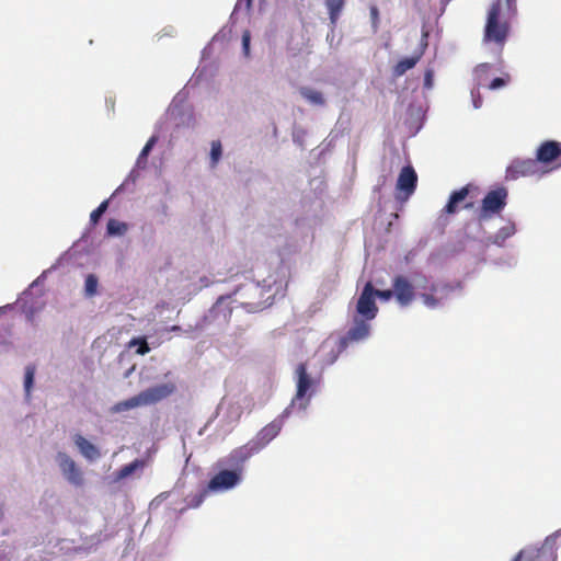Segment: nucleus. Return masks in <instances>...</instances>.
Wrapping results in <instances>:
<instances>
[{
  "mask_svg": "<svg viewBox=\"0 0 561 561\" xmlns=\"http://www.w3.org/2000/svg\"><path fill=\"white\" fill-rule=\"evenodd\" d=\"M344 5V0H328L327 7L330 13V19L334 23L337 19L342 8Z\"/></svg>",
  "mask_w": 561,
  "mask_h": 561,
  "instance_id": "obj_28",
  "label": "nucleus"
},
{
  "mask_svg": "<svg viewBox=\"0 0 561 561\" xmlns=\"http://www.w3.org/2000/svg\"><path fill=\"white\" fill-rule=\"evenodd\" d=\"M259 454L257 448L250 442L245 445L234 448L227 457L219 460V465L231 467L232 470L243 471V463L252 456Z\"/></svg>",
  "mask_w": 561,
  "mask_h": 561,
  "instance_id": "obj_11",
  "label": "nucleus"
},
{
  "mask_svg": "<svg viewBox=\"0 0 561 561\" xmlns=\"http://www.w3.org/2000/svg\"><path fill=\"white\" fill-rule=\"evenodd\" d=\"M471 96H472V102H473L474 108L481 107V105H482V96L480 95L479 90H477V91L472 90L471 91Z\"/></svg>",
  "mask_w": 561,
  "mask_h": 561,
  "instance_id": "obj_42",
  "label": "nucleus"
},
{
  "mask_svg": "<svg viewBox=\"0 0 561 561\" xmlns=\"http://www.w3.org/2000/svg\"><path fill=\"white\" fill-rule=\"evenodd\" d=\"M224 405H225V402H221V403L219 404V408H218V409H219V410H221V409L224 408Z\"/></svg>",
  "mask_w": 561,
  "mask_h": 561,
  "instance_id": "obj_54",
  "label": "nucleus"
},
{
  "mask_svg": "<svg viewBox=\"0 0 561 561\" xmlns=\"http://www.w3.org/2000/svg\"><path fill=\"white\" fill-rule=\"evenodd\" d=\"M287 416H283V413L272 421L270 424L264 426L256 436L251 439V443L254 445L255 448H257V451L260 453L264 447H266L280 432L284 420Z\"/></svg>",
  "mask_w": 561,
  "mask_h": 561,
  "instance_id": "obj_12",
  "label": "nucleus"
},
{
  "mask_svg": "<svg viewBox=\"0 0 561 561\" xmlns=\"http://www.w3.org/2000/svg\"><path fill=\"white\" fill-rule=\"evenodd\" d=\"M515 232V225L510 222L497 230V232L492 237V243L502 247Z\"/></svg>",
  "mask_w": 561,
  "mask_h": 561,
  "instance_id": "obj_24",
  "label": "nucleus"
},
{
  "mask_svg": "<svg viewBox=\"0 0 561 561\" xmlns=\"http://www.w3.org/2000/svg\"><path fill=\"white\" fill-rule=\"evenodd\" d=\"M73 443L79 453L89 461H95L101 457L99 448L80 434L73 436Z\"/></svg>",
  "mask_w": 561,
  "mask_h": 561,
  "instance_id": "obj_17",
  "label": "nucleus"
},
{
  "mask_svg": "<svg viewBox=\"0 0 561 561\" xmlns=\"http://www.w3.org/2000/svg\"><path fill=\"white\" fill-rule=\"evenodd\" d=\"M310 186L314 190L317 198L313 201V208L320 209L322 207V201L318 197V195H321L324 190V182L320 178H314L310 181Z\"/></svg>",
  "mask_w": 561,
  "mask_h": 561,
  "instance_id": "obj_26",
  "label": "nucleus"
},
{
  "mask_svg": "<svg viewBox=\"0 0 561 561\" xmlns=\"http://www.w3.org/2000/svg\"><path fill=\"white\" fill-rule=\"evenodd\" d=\"M56 463L62 477L72 485L83 484V473L77 462L66 453L59 451L56 455Z\"/></svg>",
  "mask_w": 561,
  "mask_h": 561,
  "instance_id": "obj_9",
  "label": "nucleus"
},
{
  "mask_svg": "<svg viewBox=\"0 0 561 561\" xmlns=\"http://www.w3.org/2000/svg\"><path fill=\"white\" fill-rule=\"evenodd\" d=\"M300 95L312 105L322 106L325 100L320 91L312 88L302 87L299 89Z\"/></svg>",
  "mask_w": 561,
  "mask_h": 561,
  "instance_id": "obj_23",
  "label": "nucleus"
},
{
  "mask_svg": "<svg viewBox=\"0 0 561 561\" xmlns=\"http://www.w3.org/2000/svg\"><path fill=\"white\" fill-rule=\"evenodd\" d=\"M250 38H251L250 32L244 31L242 34V47H243V51H244L245 56H248L249 51H250Z\"/></svg>",
  "mask_w": 561,
  "mask_h": 561,
  "instance_id": "obj_41",
  "label": "nucleus"
},
{
  "mask_svg": "<svg viewBox=\"0 0 561 561\" xmlns=\"http://www.w3.org/2000/svg\"><path fill=\"white\" fill-rule=\"evenodd\" d=\"M286 254V250L284 249L280 253H279V256H280V260H282V263H284V255Z\"/></svg>",
  "mask_w": 561,
  "mask_h": 561,
  "instance_id": "obj_48",
  "label": "nucleus"
},
{
  "mask_svg": "<svg viewBox=\"0 0 561 561\" xmlns=\"http://www.w3.org/2000/svg\"><path fill=\"white\" fill-rule=\"evenodd\" d=\"M351 337V330L345 333L343 336L331 335L329 336L320 346L321 354H329V357L325 359V364H333L339 354L347 347V341Z\"/></svg>",
  "mask_w": 561,
  "mask_h": 561,
  "instance_id": "obj_13",
  "label": "nucleus"
},
{
  "mask_svg": "<svg viewBox=\"0 0 561 561\" xmlns=\"http://www.w3.org/2000/svg\"><path fill=\"white\" fill-rule=\"evenodd\" d=\"M136 345L138 346V348L136 350V353L139 355H145V354L149 353V351H150V347L145 337H136L129 342L130 347L136 346Z\"/></svg>",
  "mask_w": 561,
  "mask_h": 561,
  "instance_id": "obj_32",
  "label": "nucleus"
},
{
  "mask_svg": "<svg viewBox=\"0 0 561 561\" xmlns=\"http://www.w3.org/2000/svg\"><path fill=\"white\" fill-rule=\"evenodd\" d=\"M229 417L232 422H237L241 416V408L238 404H230Z\"/></svg>",
  "mask_w": 561,
  "mask_h": 561,
  "instance_id": "obj_39",
  "label": "nucleus"
},
{
  "mask_svg": "<svg viewBox=\"0 0 561 561\" xmlns=\"http://www.w3.org/2000/svg\"><path fill=\"white\" fill-rule=\"evenodd\" d=\"M299 248H300V245L294 244L293 245V252L297 251ZM288 252H291V250H289Z\"/></svg>",
  "mask_w": 561,
  "mask_h": 561,
  "instance_id": "obj_50",
  "label": "nucleus"
},
{
  "mask_svg": "<svg viewBox=\"0 0 561 561\" xmlns=\"http://www.w3.org/2000/svg\"><path fill=\"white\" fill-rule=\"evenodd\" d=\"M199 280H201V286H199V288H202V287H207V286H209L211 283L216 282V279H215V278L209 279V278H208V277H206V276L201 277V279H199Z\"/></svg>",
  "mask_w": 561,
  "mask_h": 561,
  "instance_id": "obj_44",
  "label": "nucleus"
},
{
  "mask_svg": "<svg viewBox=\"0 0 561 561\" xmlns=\"http://www.w3.org/2000/svg\"><path fill=\"white\" fill-rule=\"evenodd\" d=\"M508 81H510V76L508 75H505V77L495 78L489 84V89L490 90H496V89L503 88V87H505L507 84Z\"/></svg>",
  "mask_w": 561,
  "mask_h": 561,
  "instance_id": "obj_36",
  "label": "nucleus"
},
{
  "mask_svg": "<svg viewBox=\"0 0 561 561\" xmlns=\"http://www.w3.org/2000/svg\"><path fill=\"white\" fill-rule=\"evenodd\" d=\"M296 378V394L290 404L283 411V416H289L294 411H306L313 394L314 380L308 375L305 364L297 366Z\"/></svg>",
  "mask_w": 561,
  "mask_h": 561,
  "instance_id": "obj_5",
  "label": "nucleus"
},
{
  "mask_svg": "<svg viewBox=\"0 0 561 561\" xmlns=\"http://www.w3.org/2000/svg\"><path fill=\"white\" fill-rule=\"evenodd\" d=\"M241 481V470L224 469L209 480L207 491L213 493L226 492L239 485Z\"/></svg>",
  "mask_w": 561,
  "mask_h": 561,
  "instance_id": "obj_8",
  "label": "nucleus"
},
{
  "mask_svg": "<svg viewBox=\"0 0 561 561\" xmlns=\"http://www.w3.org/2000/svg\"><path fill=\"white\" fill-rule=\"evenodd\" d=\"M108 199L103 201L91 214H90V221L92 225H95L99 222L101 217L104 215V213L108 208Z\"/></svg>",
  "mask_w": 561,
  "mask_h": 561,
  "instance_id": "obj_31",
  "label": "nucleus"
},
{
  "mask_svg": "<svg viewBox=\"0 0 561 561\" xmlns=\"http://www.w3.org/2000/svg\"><path fill=\"white\" fill-rule=\"evenodd\" d=\"M148 140H150V141L158 140V137L153 135Z\"/></svg>",
  "mask_w": 561,
  "mask_h": 561,
  "instance_id": "obj_52",
  "label": "nucleus"
},
{
  "mask_svg": "<svg viewBox=\"0 0 561 561\" xmlns=\"http://www.w3.org/2000/svg\"><path fill=\"white\" fill-rule=\"evenodd\" d=\"M434 80V70L426 69L424 72V88L432 89Z\"/></svg>",
  "mask_w": 561,
  "mask_h": 561,
  "instance_id": "obj_40",
  "label": "nucleus"
},
{
  "mask_svg": "<svg viewBox=\"0 0 561 561\" xmlns=\"http://www.w3.org/2000/svg\"><path fill=\"white\" fill-rule=\"evenodd\" d=\"M470 207H472V203H468L465 205V208H470Z\"/></svg>",
  "mask_w": 561,
  "mask_h": 561,
  "instance_id": "obj_53",
  "label": "nucleus"
},
{
  "mask_svg": "<svg viewBox=\"0 0 561 561\" xmlns=\"http://www.w3.org/2000/svg\"><path fill=\"white\" fill-rule=\"evenodd\" d=\"M138 170L136 167L129 172V174L127 175V178L125 179V181L115 190V192L112 194L111 197H114L115 195L119 194L122 191L124 190H128L129 185L130 184H135V182L137 181L138 176H139V173H138Z\"/></svg>",
  "mask_w": 561,
  "mask_h": 561,
  "instance_id": "obj_27",
  "label": "nucleus"
},
{
  "mask_svg": "<svg viewBox=\"0 0 561 561\" xmlns=\"http://www.w3.org/2000/svg\"><path fill=\"white\" fill-rule=\"evenodd\" d=\"M469 195V185L461 187L458 191H455L450 194L449 199L442 213L451 215L458 210V204L463 202L466 197Z\"/></svg>",
  "mask_w": 561,
  "mask_h": 561,
  "instance_id": "obj_19",
  "label": "nucleus"
},
{
  "mask_svg": "<svg viewBox=\"0 0 561 561\" xmlns=\"http://www.w3.org/2000/svg\"><path fill=\"white\" fill-rule=\"evenodd\" d=\"M207 493H209V491H207V488H206V489L197 492L196 494L188 496L186 500L187 501L186 507H190V508L198 507L204 502V499L207 495Z\"/></svg>",
  "mask_w": 561,
  "mask_h": 561,
  "instance_id": "obj_30",
  "label": "nucleus"
},
{
  "mask_svg": "<svg viewBox=\"0 0 561 561\" xmlns=\"http://www.w3.org/2000/svg\"><path fill=\"white\" fill-rule=\"evenodd\" d=\"M539 172L538 162L534 159H516L506 169L507 180H517L522 176H531Z\"/></svg>",
  "mask_w": 561,
  "mask_h": 561,
  "instance_id": "obj_14",
  "label": "nucleus"
},
{
  "mask_svg": "<svg viewBox=\"0 0 561 561\" xmlns=\"http://www.w3.org/2000/svg\"><path fill=\"white\" fill-rule=\"evenodd\" d=\"M369 12H370V19H371L373 27L376 31L378 28V25H379V10H378V8L375 4H373L369 8Z\"/></svg>",
  "mask_w": 561,
  "mask_h": 561,
  "instance_id": "obj_38",
  "label": "nucleus"
},
{
  "mask_svg": "<svg viewBox=\"0 0 561 561\" xmlns=\"http://www.w3.org/2000/svg\"><path fill=\"white\" fill-rule=\"evenodd\" d=\"M170 330H171L172 332H180V331H181V328H180V327H178V325H173V327H171V329H170Z\"/></svg>",
  "mask_w": 561,
  "mask_h": 561,
  "instance_id": "obj_47",
  "label": "nucleus"
},
{
  "mask_svg": "<svg viewBox=\"0 0 561 561\" xmlns=\"http://www.w3.org/2000/svg\"><path fill=\"white\" fill-rule=\"evenodd\" d=\"M174 390L175 386L172 382L156 385L142 390L127 400L117 402L113 405L112 411L121 413L139 407L152 405L168 398L174 392Z\"/></svg>",
  "mask_w": 561,
  "mask_h": 561,
  "instance_id": "obj_3",
  "label": "nucleus"
},
{
  "mask_svg": "<svg viewBox=\"0 0 561 561\" xmlns=\"http://www.w3.org/2000/svg\"><path fill=\"white\" fill-rule=\"evenodd\" d=\"M35 373L36 369L33 365H27L24 370V379H23V388H24V396L25 401H31L32 390L34 387L35 381Z\"/></svg>",
  "mask_w": 561,
  "mask_h": 561,
  "instance_id": "obj_21",
  "label": "nucleus"
},
{
  "mask_svg": "<svg viewBox=\"0 0 561 561\" xmlns=\"http://www.w3.org/2000/svg\"><path fill=\"white\" fill-rule=\"evenodd\" d=\"M507 191L504 187L490 191L481 203V210L479 219H489L494 215L500 214L506 206Z\"/></svg>",
  "mask_w": 561,
  "mask_h": 561,
  "instance_id": "obj_6",
  "label": "nucleus"
},
{
  "mask_svg": "<svg viewBox=\"0 0 561 561\" xmlns=\"http://www.w3.org/2000/svg\"><path fill=\"white\" fill-rule=\"evenodd\" d=\"M165 122L176 128L181 126H193L195 118L191 110H182L179 106H172L168 110L165 115Z\"/></svg>",
  "mask_w": 561,
  "mask_h": 561,
  "instance_id": "obj_16",
  "label": "nucleus"
},
{
  "mask_svg": "<svg viewBox=\"0 0 561 561\" xmlns=\"http://www.w3.org/2000/svg\"><path fill=\"white\" fill-rule=\"evenodd\" d=\"M501 13L502 1L492 2L488 11L483 41L503 47L507 41L511 25L507 20L502 18Z\"/></svg>",
  "mask_w": 561,
  "mask_h": 561,
  "instance_id": "obj_4",
  "label": "nucleus"
},
{
  "mask_svg": "<svg viewBox=\"0 0 561 561\" xmlns=\"http://www.w3.org/2000/svg\"><path fill=\"white\" fill-rule=\"evenodd\" d=\"M391 286L394 299L400 307H408L415 299L414 285L405 275H396L391 280Z\"/></svg>",
  "mask_w": 561,
  "mask_h": 561,
  "instance_id": "obj_10",
  "label": "nucleus"
},
{
  "mask_svg": "<svg viewBox=\"0 0 561 561\" xmlns=\"http://www.w3.org/2000/svg\"><path fill=\"white\" fill-rule=\"evenodd\" d=\"M420 128H421V125H420V124H417V126H416L415 130H414L413 133H411L409 136H410V137L414 136V135L416 134V131H417Z\"/></svg>",
  "mask_w": 561,
  "mask_h": 561,
  "instance_id": "obj_49",
  "label": "nucleus"
},
{
  "mask_svg": "<svg viewBox=\"0 0 561 561\" xmlns=\"http://www.w3.org/2000/svg\"><path fill=\"white\" fill-rule=\"evenodd\" d=\"M12 308H13V305H10V304H8V305H5V306L0 307V314H1V313H4L7 310H10V309H12Z\"/></svg>",
  "mask_w": 561,
  "mask_h": 561,
  "instance_id": "obj_46",
  "label": "nucleus"
},
{
  "mask_svg": "<svg viewBox=\"0 0 561 561\" xmlns=\"http://www.w3.org/2000/svg\"><path fill=\"white\" fill-rule=\"evenodd\" d=\"M261 280H249L240 285L232 295L221 296L209 311V318L224 323L229 320L232 312L239 307L247 312H257L273 304L276 296H283L287 286V268L278 266L273 274L263 276L257 271Z\"/></svg>",
  "mask_w": 561,
  "mask_h": 561,
  "instance_id": "obj_1",
  "label": "nucleus"
},
{
  "mask_svg": "<svg viewBox=\"0 0 561 561\" xmlns=\"http://www.w3.org/2000/svg\"><path fill=\"white\" fill-rule=\"evenodd\" d=\"M561 154V142H542L537 150V162L548 163Z\"/></svg>",
  "mask_w": 561,
  "mask_h": 561,
  "instance_id": "obj_18",
  "label": "nucleus"
},
{
  "mask_svg": "<svg viewBox=\"0 0 561 561\" xmlns=\"http://www.w3.org/2000/svg\"><path fill=\"white\" fill-rule=\"evenodd\" d=\"M154 142H146V146L140 151L137 161H136V168L137 169H145L147 165V158L152 151Z\"/></svg>",
  "mask_w": 561,
  "mask_h": 561,
  "instance_id": "obj_29",
  "label": "nucleus"
},
{
  "mask_svg": "<svg viewBox=\"0 0 561 561\" xmlns=\"http://www.w3.org/2000/svg\"><path fill=\"white\" fill-rule=\"evenodd\" d=\"M417 186V174L411 163L403 167L399 173L396 184V199L404 203L415 192Z\"/></svg>",
  "mask_w": 561,
  "mask_h": 561,
  "instance_id": "obj_7",
  "label": "nucleus"
},
{
  "mask_svg": "<svg viewBox=\"0 0 561 561\" xmlns=\"http://www.w3.org/2000/svg\"><path fill=\"white\" fill-rule=\"evenodd\" d=\"M430 290L431 294H422L421 298L425 306H427L428 308H435L439 304V300L433 295L436 291V286L432 285Z\"/></svg>",
  "mask_w": 561,
  "mask_h": 561,
  "instance_id": "obj_33",
  "label": "nucleus"
},
{
  "mask_svg": "<svg viewBox=\"0 0 561 561\" xmlns=\"http://www.w3.org/2000/svg\"><path fill=\"white\" fill-rule=\"evenodd\" d=\"M490 68V65L489 64H480L479 66H477L476 68V75L478 76L479 79H481V76L482 73H485Z\"/></svg>",
  "mask_w": 561,
  "mask_h": 561,
  "instance_id": "obj_43",
  "label": "nucleus"
},
{
  "mask_svg": "<svg viewBox=\"0 0 561 561\" xmlns=\"http://www.w3.org/2000/svg\"><path fill=\"white\" fill-rule=\"evenodd\" d=\"M105 103H106L107 110L114 112V110H115V100L112 99V98H108V99H106Z\"/></svg>",
  "mask_w": 561,
  "mask_h": 561,
  "instance_id": "obj_45",
  "label": "nucleus"
},
{
  "mask_svg": "<svg viewBox=\"0 0 561 561\" xmlns=\"http://www.w3.org/2000/svg\"><path fill=\"white\" fill-rule=\"evenodd\" d=\"M98 288H99V277L90 273L84 278V288H83V295L87 298H92L98 295Z\"/></svg>",
  "mask_w": 561,
  "mask_h": 561,
  "instance_id": "obj_25",
  "label": "nucleus"
},
{
  "mask_svg": "<svg viewBox=\"0 0 561 561\" xmlns=\"http://www.w3.org/2000/svg\"><path fill=\"white\" fill-rule=\"evenodd\" d=\"M305 220L306 219H298L297 220V226H302L305 224Z\"/></svg>",
  "mask_w": 561,
  "mask_h": 561,
  "instance_id": "obj_51",
  "label": "nucleus"
},
{
  "mask_svg": "<svg viewBox=\"0 0 561 561\" xmlns=\"http://www.w3.org/2000/svg\"><path fill=\"white\" fill-rule=\"evenodd\" d=\"M146 467V461L144 459H135L134 461L123 466L115 474V480H124L136 472H141Z\"/></svg>",
  "mask_w": 561,
  "mask_h": 561,
  "instance_id": "obj_20",
  "label": "nucleus"
},
{
  "mask_svg": "<svg viewBox=\"0 0 561 561\" xmlns=\"http://www.w3.org/2000/svg\"><path fill=\"white\" fill-rule=\"evenodd\" d=\"M376 298L373 295V283L368 282L364 286L356 304V313L359 318L353 320V341L365 340L370 334V321L378 313Z\"/></svg>",
  "mask_w": 561,
  "mask_h": 561,
  "instance_id": "obj_2",
  "label": "nucleus"
},
{
  "mask_svg": "<svg viewBox=\"0 0 561 561\" xmlns=\"http://www.w3.org/2000/svg\"><path fill=\"white\" fill-rule=\"evenodd\" d=\"M129 229V225L114 218L108 219L106 224V233L110 237H123Z\"/></svg>",
  "mask_w": 561,
  "mask_h": 561,
  "instance_id": "obj_22",
  "label": "nucleus"
},
{
  "mask_svg": "<svg viewBox=\"0 0 561 561\" xmlns=\"http://www.w3.org/2000/svg\"><path fill=\"white\" fill-rule=\"evenodd\" d=\"M210 167L214 168L222 156L221 142H213L210 149Z\"/></svg>",
  "mask_w": 561,
  "mask_h": 561,
  "instance_id": "obj_34",
  "label": "nucleus"
},
{
  "mask_svg": "<svg viewBox=\"0 0 561 561\" xmlns=\"http://www.w3.org/2000/svg\"><path fill=\"white\" fill-rule=\"evenodd\" d=\"M169 497L168 492H162L158 496H156L149 505L150 510H157L167 499Z\"/></svg>",
  "mask_w": 561,
  "mask_h": 561,
  "instance_id": "obj_37",
  "label": "nucleus"
},
{
  "mask_svg": "<svg viewBox=\"0 0 561 561\" xmlns=\"http://www.w3.org/2000/svg\"><path fill=\"white\" fill-rule=\"evenodd\" d=\"M427 47V34H423L420 47L414 51L411 57H405L399 60L393 67V75L396 77L403 76L408 70L415 67V65L421 60Z\"/></svg>",
  "mask_w": 561,
  "mask_h": 561,
  "instance_id": "obj_15",
  "label": "nucleus"
},
{
  "mask_svg": "<svg viewBox=\"0 0 561 561\" xmlns=\"http://www.w3.org/2000/svg\"><path fill=\"white\" fill-rule=\"evenodd\" d=\"M373 295L375 298H379L381 301H390L392 298H394L393 290L391 289H376L373 286Z\"/></svg>",
  "mask_w": 561,
  "mask_h": 561,
  "instance_id": "obj_35",
  "label": "nucleus"
}]
</instances>
